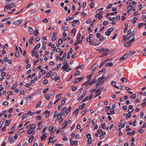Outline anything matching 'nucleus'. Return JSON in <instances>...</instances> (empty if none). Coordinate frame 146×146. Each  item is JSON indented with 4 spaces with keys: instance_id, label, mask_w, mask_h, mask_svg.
Masks as SVG:
<instances>
[{
    "instance_id": "obj_26",
    "label": "nucleus",
    "mask_w": 146,
    "mask_h": 146,
    "mask_svg": "<svg viewBox=\"0 0 146 146\" xmlns=\"http://www.w3.org/2000/svg\"><path fill=\"white\" fill-rule=\"evenodd\" d=\"M102 79L101 77L99 78L97 80L98 81V82L99 83H101V82H102V84L104 83V81L102 80Z\"/></svg>"
},
{
    "instance_id": "obj_10",
    "label": "nucleus",
    "mask_w": 146,
    "mask_h": 146,
    "mask_svg": "<svg viewBox=\"0 0 146 146\" xmlns=\"http://www.w3.org/2000/svg\"><path fill=\"white\" fill-rule=\"evenodd\" d=\"M134 110V109H133V110H131V111H129V110H128L127 111L128 112V113H127L126 116V118H128L130 117L131 116V113L132 112L133 110Z\"/></svg>"
},
{
    "instance_id": "obj_61",
    "label": "nucleus",
    "mask_w": 146,
    "mask_h": 146,
    "mask_svg": "<svg viewBox=\"0 0 146 146\" xmlns=\"http://www.w3.org/2000/svg\"><path fill=\"white\" fill-rule=\"evenodd\" d=\"M113 27H111L108 29V31L111 33V32H112L113 31Z\"/></svg>"
},
{
    "instance_id": "obj_59",
    "label": "nucleus",
    "mask_w": 146,
    "mask_h": 146,
    "mask_svg": "<svg viewBox=\"0 0 146 146\" xmlns=\"http://www.w3.org/2000/svg\"><path fill=\"white\" fill-rule=\"evenodd\" d=\"M80 74V72L79 70H77L75 73L74 75H79Z\"/></svg>"
},
{
    "instance_id": "obj_35",
    "label": "nucleus",
    "mask_w": 146,
    "mask_h": 146,
    "mask_svg": "<svg viewBox=\"0 0 146 146\" xmlns=\"http://www.w3.org/2000/svg\"><path fill=\"white\" fill-rule=\"evenodd\" d=\"M106 69L105 68H103L101 70H100L98 72L99 74H100V72H104V73L105 72H106Z\"/></svg>"
},
{
    "instance_id": "obj_37",
    "label": "nucleus",
    "mask_w": 146,
    "mask_h": 146,
    "mask_svg": "<svg viewBox=\"0 0 146 146\" xmlns=\"http://www.w3.org/2000/svg\"><path fill=\"white\" fill-rule=\"evenodd\" d=\"M91 85L90 84V83L88 84L85 87V88H84V92H85V90H87V89L90 87V86Z\"/></svg>"
},
{
    "instance_id": "obj_50",
    "label": "nucleus",
    "mask_w": 146,
    "mask_h": 146,
    "mask_svg": "<svg viewBox=\"0 0 146 146\" xmlns=\"http://www.w3.org/2000/svg\"><path fill=\"white\" fill-rule=\"evenodd\" d=\"M56 129V127H54L53 126H52V130L51 131V133H52L54 132Z\"/></svg>"
},
{
    "instance_id": "obj_33",
    "label": "nucleus",
    "mask_w": 146,
    "mask_h": 146,
    "mask_svg": "<svg viewBox=\"0 0 146 146\" xmlns=\"http://www.w3.org/2000/svg\"><path fill=\"white\" fill-rule=\"evenodd\" d=\"M131 42H127L126 43H125L124 44V46L125 47H128Z\"/></svg>"
},
{
    "instance_id": "obj_45",
    "label": "nucleus",
    "mask_w": 146,
    "mask_h": 146,
    "mask_svg": "<svg viewBox=\"0 0 146 146\" xmlns=\"http://www.w3.org/2000/svg\"><path fill=\"white\" fill-rule=\"evenodd\" d=\"M74 19V17H68L66 19V20L67 21H68L70 20H72Z\"/></svg>"
},
{
    "instance_id": "obj_11",
    "label": "nucleus",
    "mask_w": 146,
    "mask_h": 146,
    "mask_svg": "<svg viewBox=\"0 0 146 146\" xmlns=\"http://www.w3.org/2000/svg\"><path fill=\"white\" fill-rule=\"evenodd\" d=\"M47 133H45L42 135L40 137V139L41 140L43 141L47 137Z\"/></svg>"
},
{
    "instance_id": "obj_21",
    "label": "nucleus",
    "mask_w": 146,
    "mask_h": 146,
    "mask_svg": "<svg viewBox=\"0 0 146 146\" xmlns=\"http://www.w3.org/2000/svg\"><path fill=\"white\" fill-rule=\"evenodd\" d=\"M36 127V125L35 124H32V125H31L29 128H31V129H34Z\"/></svg>"
},
{
    "instance_id": "obj_41",
    "label": "nucleus",
    "mask_w": 146,
    "mask_h": 146,
    "mask_svg": "<svg viewBox=\"0 0 146 146\" xmlns=\"http://www.w3.org/2000/svg\"><path fill=\"white\" fill-rule=\"evenodd\" d=\"M58 112L57 111H55L54 114L53 118H55L56 117H57V115H58Z\"/></svg>"
},
{
    "instance_id": "obj_19",
    "label": "nucleus",
    "mask_w": 146,
    "mask_h": 146,
    "mask_svg": "<svg viewBox=\"0 0 146 146\" xmlns=\"http://www.w3.org/2000/svg\"><path fill=\"white\" fill-rule=\"evenodd\" d=\"M96 81V78H94L93 79L92 81L91 82V83H90V84L91 85H92L95 83H97Z\"/></svg>"
},
{
    "instance_id": "obj_15",
    "label": "nucleus",
    "mask_w": 146,
    "mask_h": 146,
    "mask_svg": "<svg viewBox=\"0 0 146 146\" xmlns=\"http://www.w3.org/2000/svg\"><path fill=\"white\" fill-rule=\"evenodd\" d=\"M86 41L88 42H89V43L91 44H94V41L93 40L92 41L91 40V38H90L87 37L86 38Z\"/></svg>"
},
{
    "instance_id": "obj_2",
    "label": "nucleus",
    "mask_w": 146,
    "mask_h": 146,
    "mask_svg": "<svg viewBox=\"0 0 146 146\" xmlns=\"http://www.w3.org/2000/svg\"><path fill=\"white\" fill-rule=\"evenodd\" d=\"M87 92L86 90H85V92H83V93L80 96V97L78 99V100L79 101L81 100L84 97L86 94V92Z\"/></svg>"
},
{
    "instance_id": "obj_58",
    "label": "nucleus",
    "mask_w": 146,
    "mask_h": 146,
    "mask_svg": "<svg viewBox=\"0 0 146 146\" xmlns=\"http://www.w3.org/2000/svg\"><path fill=\"white\" fill-rule=\"evenodd\" d=\"M79 109H77L73 113H74L75 115H76L78 112Z\"/></svg>"
},
{
    "instance_id": "obj_47",
    "label": "nucleus",
    "mask_w": 146,
    "mask_h": 146,
    "mask_svg": "<svg viewBox=\"0 0 146 146\" xmlns=\"http://www.w3.org/2000/svg\"><path fill=\"white\" fill-rule=\"evenodd\" d=\"M105 49L104 48H102L101 49H99L98 50L100 52H103L105 51Z\"/></svg>"
},
{
    "instance_id": "obj_28",
    "label": "nucleus",
    "mask_w": 146,
    "mask_h": 146,
    "mask_svg": "<svg viewBox=\"0 0 146 146\" xmlns=\"http://www.w3.org/2000/svg\"><path fill=\"white\" fill-rule=\"evenodd\" d=\"M42 116L41 115H39L38 116H37L35 118V119L36 120H40L42 119Z\"/></svg>"
},
{
    "instance_id": "obj_52",
    "label": "nucleus",
    "mask_w": 146,
    "mask_h": 146,
    "mask_svg": "<svg viewBox=\"0 0 146 146\" xmlns=\"http://www.w3.org/2000/svg\"><path fill=\"white\" fill-rule=\"evenodd\" d=\"M48 80L47 79H45L43 81V84H47L48 82Z\"/></svg>"
},
{
    "instance_id": "obj_25",
    "label": "nucleus",
    "mask_w": 146,
    "mask_h": 146,
    "mask_svg": "<svg viewBox=\"0 0 146 146\" xmlns=\"http://www.w3.org/2000/svg\"><path fill=\"white\" fill-rule=\"evenodd\" d=\"M45 98L47 100H49L50 98V96L48 94H46L45 95Z\"/></svg>"
},
{
    "instance_id": "obj_9",
    "label": "nucleus",
    "mask_w": 146,
    "mask_h": 146,
    "mask_svg": "<svg viewBox=\"0 0 146 146\" xmlns=\"http://www.w3.org/2000/svg\"><path fill=\"white\" fill-rule=\"evenodd\" d=\"M128 56V54L126 53L123 56L121 57L120 58L119 60V61H121L122 60H123L125 59Z\"/></svg>"
},
{
    "instance_id": "obj_46",
    "label": "nucleus",
    "mask_w": 146,
    "mask_h": 146,
    "mask_svg": "<svg viewBox=\"0 0 146 146\" xmlns=\"http://www.w3.org/2000/svg\"><path fill=\"white\" fill-rule=\"evenodd\" d=\"M18 82H17L16 84H14L13 86L11 88V89L12 90H13L17 86V84H18Z\"/></svg>"
},
{
    "instance_id": "obj_40",
    "label": "nucleus",
    "mask_w": 146,
    "mask_h": 146,
    "mask_svg": "<svg viewBox=\"0 0 146 146\" xmlns=\"http://www.w3.org/2000/svg\"><path fill=\"white\" fill-rule=\"evenodd\" d=\"M121 80L124 83H126L127 82V80L125 78H122L121 79Z\"/></svg>"
},
{
    "instance_id": "obj_38",
    "label": "nucleus",
    "mask_w": 146,
    "mask_h": 146,
    "mask_svg": "<svg viewBox=\"0 0 146 146\" xmlns=\"http://www.w3.org/2000/svg\"><path fill=\"white\" fill-rule=\"evenodd\" d=\"M138 19V18L136 17H134L133 19V24L135 23H136V20Z\"/></svg>"
},
{
    "instance_id": "obj_34",
    "label": "nucleus",
    "mask_w": 146,
    "mask_h": 146,
    "mask_svg": "<svg viewBox=\"0 0 146 146\" xmlns=\"http://www.w3.org/2000/svg\"><path fill=\"white\" fill-rule=\"evenodd\" d=\"M135 52L133 51H130L128 53H127L128 54V55H132L135 53Z\"/></svg>"
},
{
    "instance_id": "obj_36",
    "label": "nucleus",
    "mask_w": 146,
    "mask_h": 146,
    "mask_svg": "<svg viewBox=\"0 0 146 146\" xmlns=\"http://www.w3.org/2000/svg\"><path fill=\"white\" fill-rule=\"evenodd\" d=\"M76 29H73L71 32V33L72 34H74V36L75 35H76Z\"/></svg>"
},
{
    "instance_id": "obj_12",
    "label": "nucleus",
    "mask_w": 146,
    "mask_h": 146,
    "mask_svg": "<svg viewBox=\"0 0 146 146\" xmlns=\"http://www.w3.org/2000/svg\"><path fill=\"white\" fill-rule=\"evenodd\" d=\"M16 6L14 3L11 4L9 5H7L5 7H9V9H11L12 7H15Z\"/></svg>"
},
{
    "instance_id": "obj_42",
    "label": "nucleus",
    "mask_w": 146,
    "mask_h": 146,
    "mask_svg": "<svg viewBox=\"0 0 146 146\" xmlns=\"http://www.w3.org/2000/svg\"><path fill=\"white\" fill-rule=\"evenodd\" d=\"M92 21V19L91 18H89L86 21V23L87 24H90V22H91Z\"/></svg>"
},
{
    "instance_id": "obj_49",
    "label": "nucleus",
    "mask_w": 146,
    "mask_h": 146,
    "mask_svg": "<svg viewBox=\"0 0 146 146\" xmlns=\"http://www.w3.org/2000/svg\"><path fill=\"white\" fill-rule=\"evenodd\" d=\"M42 102V101H40L36 105V108H37L38 107H39L41 105V103Z\"/></svg>"
},
{
    "instance_id": "obj_14",
    "label": "nucleus",
    "mask_w": 146,
    "mask_h": 146,
    "mask_svg": "<svg viewBox=\"0 0 146 146\" xmlns=\"http://www.w3.org/2000/svg\"><path fill=\"white\" fill-rule=\"evenodd\" d=\"M113 65V63L112 62H109L106 63L105 66L106 67H109L112 66Z\"/></svg>"
},
{
    "instance_id": "obj_30",
    "label": "nucleus",
    "mask_w": 146,
    "mask_h": 146,
    "mask_svg": "<svg viewBox=\"0 0 146 146\" xmlns=\"http://www.w3.org/2000/svg\"><path fill=\"white\" fill-rule=\"evenodd\" d=\"M103 90V88H101L100 89H98L95 92V94L97 93L98 92H100L102 91Z\"/></svg>"
},
{
    "instance_id": "obj_13",
    "label": "nucleus",
    "mask_w": 146,
    "mask_h": 146,
    "mask_svg": "<svg viewBox=\"0 0 146 146\" xmlns=\"http://www.w3.org/2000/svg\"><path fill=\"white\" fill-rule=\"evenodd\" d=\"M100 42L99 40V41L98 40H97L96 41H95L94 43V46H96L100 44Z\"/></svg>"
},
{
    "instance_id": "obj_57",
    "label": "nucleus",
    "mask_w": 146,
    "mask_h": 146,
    "mask_svg": "<svg viewBox=\"0 0 146 146\" xmlns=\"http://www.w3.org/2000/svg\"><path fill=\"white\" fill-rule=\"evenodd\" d=\"M89 82H89V80H87L85 82H84V83H83L82 84V86H83L85 85L86 84L89 83Z\"/></svg>"
},
{
    "instance_id": "obj_54",
    "label": "nucleus",
    "mask_w": 146,
    "mask_h": 146,
    "mask_svg": "<svg viewBox=\"0 0 146 146\" xmlns=\"http://www.w3.org/2000/svg\"><path fill=\"white\" fill-rule=\"evenodd\" d=\"M52 72L51 71H50L49 72L46 74V77L49 76L52 74Z\"/></svg>"
},
{
    "instance_id": "obj_17",
    "label": "nucleus",
    "mask_w": 146,
    "mask_h": 146,
    "mask_svg": "<svg viewBox=\"0 0 146 146\" xmlns=\"http://www.w3.org/2000/svg\"><path fill=\"white\" fill-rule=\"evenodd\" d=\"M11 123V121L10 120H8L7 119H6L5 121V126H7L9 125Z\"/></svg>"
},
{
    "instance_id": "obj_29",
    "label": "nucleus",
    "mask_w": 146,
    "mask_h": 146,
    "mask_svg": "<svg viewBox=\"0 0 146 146\" xmlns=\"http://www.w3.org/2000/svg\"><path fill=\"white\" fill-rule=\"evenodd\" d=\"M40 43H38L35 47V48L36 49V50H38V49L40 48Z\"/></svg>"
},
{
    "instance_id": "obj_1",
    "label": "nucleus",
    "mask_w": 146,
    "mask_h": 146,
    "mask_svg": "<svg viewBox=\"0 0 146 146\" xmlns=\"http://www.w3.org/2000/svg\"><path fill=\"white\" fill-rule=\"evenodd\" d=\"M134 36L135 35L134 34H132L130 35L128 39V41L129 42H132L133 41L135 40V39L134 38Z\"/></svg>"
},
{
    "instance_id": "obj_16",
    "label": "nucleus",
    "mask_w": 146,
    "mask_h": 146,
    "mask_svg": "<svg viewBox=\"0 0 146 146\" xmlns=\"http://www.w3.org/2000/svg\"><path fill=\"white\" fill-rule=\"evenodd\" d=\"M54 135L53 136V137H50L48 139V144H49L52 142L53 141V139L52 138L54 137Z\"/></svg>"
},
{
    "instance_id": "obj_24",
    "label": "nucleus",
    "mask_w": 146,
    "mask_h": 146,
    "mask_svg": "<svg viewBox=\"0 0 146 146\" xmlns=\"http://www.w3.org/2000/svg\"><path fill=\"white\" fill-rule=\"evenodd\" d=\"M135 133V131L134 130H133L131 132H130L129 131L127 132L126 134L127 135H132L133 134Z\"/></svg>"
},
{
    "instance_id": "obj_43",
    "label": "nucleus",
    "mask_w": 146,
    "mask_h": 146,
    "mask_svg": "<svg viewBox=\"0 0 146 146\" xmlns=\"http://www.w3.org/2000/svg\"><path fill=\"white\" fill-rule=\"evenodd\" d=\"M19 52L18 51H16L15 53V56L16 58H18L19 56Z\"/></svg>"
},
{
    "instance_id": "obj_18",
    "label": "nucleus",
    "mask_w": 146,
    "mask_h": 146,
    "mask_svg": "<svg viewBox=\"0 0 146 146\" xmlns=\"http://www.w3.org/2000/svg\"><path fill=\"white\" fill-rule=\"evenodd\" d=\"M66 52L64 53L63 55L62 58H61V61H62L64 60L66 58Z\"/></svg>"
},
{
    "instance_id": "obj_64",
    "label": "nucleus",
    "mask_w": 146,
    "mask_h": 146,
    "mask_svg": "<svg viewBox=\"0 0 146 146\" xmlns=\"http://www.w3.org/2000/svg\"><path fill=\"white\" fill-rule=\"evenodd\" d=\"M27 114L26 113H24L23 114L22 116V119H23L27 117Z\"/></svg>"
},
{
    "instance_id": "obj_6",
    "label": "nucleus",
    "mask_w": 146,
    "mask_h": 146,
    "mask_svg": "<svg viewBox=\"0 0 146 146\" xmlns=\"http://www.w3.org/2000/svg\"><path fill=\"white\" fill-rule=\"evenodd\" d=\"M34 31L32 28L31 27H29V33L30 35H31L33 34Z\"/></svg>"
},
{
    "instance_id": "obj_4",
    "label": "nucleus",
    "mask_w": 146,
    "mask_h": 146,
    "mask_svg": "<svg viewBox=\"0 0 146 146\" xmlns=\"http://www.w3.org/2000/svg\"><path fill=\"white\" fill-rule=\"evenodd\" d=\"M22 21V19H20L19 20L15 21L14 22V24L15 25H19L21 23Z\"/></svg>"
},
{
    "instance_id": "obj_3",
    "label": "nucleus",
    "mask_w": 146,
    "mask_h": 146,
    "mask_svg": "<svg viewBox=\"0 0 146 146\" xmlns=\"http://www.w3.org/2000/svg\"><path fill=\"white\" fill-rule=\"evenodd\" d=\"M84 78V77L77 78H76L75 80L74 81L73 83L74 84H75L76 83H78L80 82V81L83 79Z\"/></svg>"
},
{
    "instance_id": "obj_39",
    "label": "nucleus",
    "mask_w": 146,
    "mask_h": 146,
    "mask_svg": "<svg viewBox=\"0 0 146 146\" xmlns=\"http://www.w3.org/2000/svg\"><path fill=\"white\" fill-rule=\"evenodd\" d=\"M34 33V35L35 36H37L38 34V31L37 29H35V33Z\"/></svg>"
},
{
    "instance_id": "obj_27",
    "label": "nucleus",
    "mask_w": 146,
    "mask_h": 146,
    "mask_svg": "<svg viewBox=\"0 0 146 146\" xmlns=\"http://www.w3.org/2000/svg\"><path fill=\"white\" fill-rule=\"evenodd\" d=\"M34 138V137L33 136H32L31 137H30L29 139V143H31L32 142L33 139Z\"/></svg>"
},
{
    "instance_id": "obj_32",
    "label": "nucleus",
    "mask_w": 146,
    "mask_h": 146,
    "mask_svg": "<svg viewBox=\"0 0 146 146\" xmlns=\"http://www.w3.org/2000/svg\"><path fill=\"white\" fill-rule=\"evenodd\" d=\"M88 110L87 108H86L84 110L82 111L81 112V115H83L85 113V112L87 111Z\"/></svg>"
},
{
    "instance_id": "obj_51",
    "label": "nucleus",
    "mask_w": 146,
    "mask_h": 146,
    "mask_svg": "<svg viewBox=\"0 0 146 146\" xmlns=\"http://www.w3.org/2000/svg\"><path fill=\"white\" fill-rule=\"evenodd\" d=\"M86 136L88 139H92V137H91V135L90 133L87 134L86 135Z\"/></svg>"
},
{
    "instance_id": "obj_44",
    "label": "nucleus",
    "mask_w": 146,
    "mask_h": 146,
    "mask_svg": "<svg viewBox=\"0 0 146 146\" xmlns=\"http://www.w3.org/2000/svg\"><path fill=\"white\" fill-rule=\"evenodd\" d=\"M29 62V60L27 56L25 57V62L27 64H28Z\"/></svg>"
},
{
    "instance_id": "obj_53",
    "label": "nucleus",
    "mask_w": 146,
    "mask_h": 146,
    "mask_svg": "<svg viewBox=\"0 0 146 146\" xmlns=\"http://www.w3.org/2000/svg\"><path fill=\"white\" fill-rule=\"evenodd\" d=\"M63 112L61 111L59 113H58V115H57V117H59L60 116L61 117V116H62V115H63Z\"/></svg>"
},
{
    "instance_id": "obj_7",
    "label": "nucleus",
    "mask_w": 146,
    "mask_h": 146,
    "mask_svg": "<svg viewBox=\"0 0 146 146\" xmlns=\"http://www.w3.org/2000/svg\"><path fill=\"white\" fill-rule=\"evenodd\" d=\"M56 98H57V100L54 103V104H55L61 98V95H60V94H58L56 96Z\"/></svg>"
},
{
    "instance_id": "obj_22",
    "label": "nucleus",
    "mask_w": 146,
    "mask_h": 146,
    "mask_svg": "<svg viewBox=\"0 0 146 146\" xmlns=\"http://www.w3.org/2000/svg\"><path fill=\"white\" fill-rule=\"evenodd\" d=\"M68 123V122L67 121H65L63 123V124L62 125V128H65L66 127Z\"/></svg>"
},
{
    "instance_id": "obj_63",
    "label": "nucleus",
    "mask_w": 146,
    "mask_h": 146,
    "mask_svg": "<svg viewBox=\"0 0 146 146\" xmlns=\"http://www.w3.org/2000/svg\"><path fill=\"white\" fill-rule=\"evenodd\" d=\"M9 104L8 102L7 101H5L3 103L2 105L3 106H6L8 105Z\"/></svg>"
},
{
    "instance_id": "obj_56",
    "label": "nucleus",
    "mask_w": 146,
    "mask_h": 146,
    "mask_svg": "<svg viewBox=\"0 0 146 146\" xmlns=\"http://www.w3.org/2000/svg\"><path fill=\"white\" fill-rule=\"evenodd\" d=\"M32 98V97L31 96H29L28 97H26L25 98V99L27 101H28L31 99Z\"/></svg>"
},
{
    "instance_id": "obj_20",
    "label": "nucleus",
    "mask_w": 146,
    "mask_h": 146,
    "mask_svg": "<svg viewBox=\"0 0 146 146\" xmlns=\"http://www.w3.org/2000/svg\"><path fill=\"white\" fill-rule=\"evenodd\" d=\"M27 114L29 115H30L32 116H33L34 115V114H35V112H32L31 111H29L28 112Z\"/></svg>"
},
{
    "instance_id": "obj_60",
    "label": "nucleus",
    "mask_w": 146,
    "mask_h": 146,
    "mask_svg": "<svg viewBox=\"0 0 146 146\" xmlns=\"http://www.w3.org/2000/svg\"><path fill=\"white\" fill-rule=\"evenodd\" d=\"M88 99V97L87 96L82 101V102H84Z\"/></svg>"
},
{
    "instance_id": "obj_8",
    "label": "nucleus",
    "mask_w": 146,
    "mask_h": 146,
    "mask_svg": "<svg viewBox=\"0 0 146 146\" xmlns=\"http://www.w3.org/2000/svg\"><path fill=\"white\" fill-rule=\"evenodd\" d=\"M98 66V63H95L92 66L91 68L92 70H94Z\"/></svg>"
},
{
    "instance_id": "obj_48",
    "label": "nucleus",
    "mask_w": 146,
    "mask_h": 146,
    "mask_svg": "<svg viewBox=\"0 0 146 146\" xmlns=\"http://www.w3.org/2000/svg\"><path fill=\"white\" fill-rule=\"evenodd\" d=\"M105 60H104L99 66V68L101 67L105 63Z\"/></svg>"
},
{
    "instance_id": "obj_5",
    "label": "nucleus",
    "mask_w": 146,
    "mask_h": 146,
    "mask_svg": "<svg viewBox=\"0 0 146 146\" xmlns=\"http://www.w3.org/2000/svg\"><path fill=\"white\" fill-rule=\"evenodd\" d=\"M57 76V73L55 72H53L51 76V79L52 80H54L56 78V77Z\"/></svg>"
},
{
    "instance_id": "obj_23",
    "label": "nucleus",
    "mask_w": 146,
    "mask_h": 146,
    "mask_svg": "<svg viewBox=\"0 0 146 146\" xmlns=\"http://www.w3.org/2000/svg\"><path fill=\"white\" fill-rule=\"evenodd\" d=\"M71 108V106H70L68 109L66 110V111L65 112V113H66V115H67L68 113L70 111Z\"/></svg>"
},
{
    "instance_id": "obj_31",
    "label": "nucleus",
    "mask_w": 146,
    "mask_h": 146,
    "mask_svg": "<svg viewBox=\"0 0 146 146\" xmlns=\"http://www.w3.org/2000/svg\"><path fill=\"white\" fill-rule=\"evenodd\" d=\"M35 132V131H33V130H31L30 129L28 131L27 133L29 134H33Z\"/></svg>"
},
{
    "instance_id": "obj_62",
    "label": "nucleus",
    "mask_w": 146,
    "mask_h": 146,
    "mask_svg": "<svg viewBox=\"0 0 146 146\" xmlns=\"http://www.w3.org/2000/svg\"><path fill=\"white\" fill-rule=\"evenodd\" d=\"M77 87L76 86H75L74 87H73L72 88V91L73 92H74L77 89Z\"/></svg>"
},
{
    "instance_id": "obj_55",
    "label": "nucleus",
    "mask_w": 146,
    "mask_h": 146,
    "mask_svg": "<svg viewBox=\"0 0 146 146\" xmlns=\"http://www.w3.org/2000/svg\"><path fill=\"white\" fill-rule=\"evenodd\" d=\"M99 38V41L100 42L103 41L104 39V37L101 36H100V38Z\"/></svg>"
}]
</instances>
